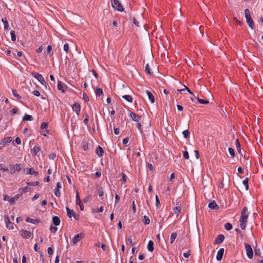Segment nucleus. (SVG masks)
Here are the masks:
<instances>
[{
  "mask_svg": "<svg viewBox=\"0 0 263 263\" xmlns=\"http://www.w3.org/2000/svg\"><path fill=\"white\" fill-rule=\"evenodd\" d=\"M248 216L249 213L248 208L246 206H244L242 210L239 219L240 227L242 230H245L246 228Z\"/></svg>",
  "mask_w": 263,
  "mask_h": 263,
  "instance_id": "nucleus-1",
  "label": "nucleus"
},
{
  "mask_svg": "<svg viewBox=\"0 0 263 263\" xmlns=\"http://www.w3.org/2000/svg\"><path fill=\"white\" fill-rule=\"evenodd\" d=\"M245 15L248 25L252 29H253L254 23L253 20L252 19L250 11L248 9H245Z\"/></svg>",
  "mask_w": 263,
  "mask_h": 263,
  "instance_id": "nucleus-2",
  "label": "nucleus"
},
{
  "mask_svg": "<svg viewBox=\"0 0 263 263\" xmlns=\"http://www.w3.org/2000/svg\"><path fill=\"white\" fill-rule=\"evenodd\" d=\"M111 4L114 9L122 12L124 8L118 0H111Z\"/></svg>",
  "mask_w": 263,
  "mask_h": 263,
  "instance_id": "nucleus-3",
  "label": "nucleus"
},
{
  "mask_svg": "<svg viewBox=\"0 0 263 263\" xmlns=\"http://www.w3.org/2000/svg\"><path fill=\"white\" fill-rule=\"evenodd\" d=\"M33 77L35 78L42 84L46 86V83L42 75L37 72L32 73Z\"/></svg>",
  "mask_w": 263,
  "mask_h": 263,
  "instance_id": "nucleus-4",
  "label": "nucleus"
},
{
  "mask_svg": "<svg viewBox=\"0 0 263 263\" xmlns=\"http://www.w3.org/2000/svg\"><path fill=\"white\" fill-rule=\"evenodd\" d=\"M245 247L246 250L247 255L248 258L251 259L253 256V251L251 246L248 243H245Z\"/></svg>",
  "mask_w": 263,
  "mask_h": 263,
  "instance_id": "nucleus-5",
  "label": "nucleus"
},
{
  "mask_svg": "<svg viewBox=\"0 0 263 263\" xmlns=\"http://www.w3.org/2000/svg\"><path fill=\"white\" fill-rule=\"evenodd\" d=\"M66 210L67 212V215L69 217L71 218L73 217V218L78 220L79 218V216L77 215L76 213L74 212L73 210H71L68 207H66Z\"/></svg>",
  "mask_w": 263,
  "mask_h": 263,
  "instance_id": "nucleus-6",
  "label": "nucleus"
},
{
  "mask_svg": "<svg viewBox=\"0 0 263 263\" xmlns=\"http://www.w3.org/2000/svg\"><path fill=\"white\" fill-rule=\"evenodd\" d=\"M4 218L7 228L9 230H13L14 229L13 224L10 221L8 216L5 215Z\"/></svg>",
  "mask_w": 263,
  "mask_h": 263,
  "instance_id": "nucleus-7",
  "label": "nucleus"
},
{
  "mask_svg": "<svg viewBox=\"0 0 263 263\" xmlns=\"http://www.w3.org/2000/svg\"><path fill=\"white\" fill-rule=\"evenodd\" d=\"M20 234L25 239H29L31 236V233L30 232L28 231L22 229L20 231Z\"/></svg>",
  "mask_w": 263,
  "mask_h": 263,
  "instance_id": "nucleus-8",
  "label": "nucleus"
},
{
  "mask_svg": "<svg viewBox=\"0 0 263 263\" xmlns=\"http://www.w3.org/2000/svg\"><path fill=\"white\" fill-rule=\"evenodd\" d=\"M84 237V235L83 233H79L76 236L73 237L72 240V242L73 245H76L77 243L81 238H82Z\"/></svg>",
  "mask_w": 263,
  "mask_h": 263,
  "instance_id": "nucleus-9",
  "label": "nucleus"
},
{
  "mask_svg": "<svg viewBox=\"0 0 263 263\" xmlns=\"http://www.w3.org/2000/svg\"><path fill=\"white\" fill-rule=\"evenodd\" d=\"M73 111H75L78 116L80 114L81 110V106L79 103L75 102L73 105L71 106Z\"/></svg>",
  "mask_w": 263,
  "mask_h": 263,
  "instance_id": "nucleus-10",
  "label": "nucleus"
},
{
  "mask_svg": "<svg viewBox=\"0 0 263 263\" xmlns=\"http://www.w3.org/2000/svg\"><path fill=\"white\" fill-rule=\"evenodd\" d=\"M22 169V165L21 164H16L12 165V168H11V174H14L16 172H18Z\"/></svg>",
  "mask_w": 263,
  "mask_h": 263,
  "instance_id": "nucleus-11",
  "label": "nucleus"
},
{
  "mask_svg": "<svg viewBox=\"0 0 263 263\" xmlns=\"http://www.w3.org/2000/svg\"><path fill=\"white\" fill-rule=\"evenodd\" d=\"M224 239V235L222 234H219L216 237V238L215 240V241H214V243H216L217 245L220 244L221 243H222Z\"/></svg>",
  "mask_w": 263,
  "mask_h": 263,
  "instance_id": "nucleus-12",
  "label": "nucleus"
},
{
  "mask_svg": "<svg viewBox=\"0 0 263 263\" xmlns=\"http://www.w3.org/2000/svg\"><path fill=\"white\" fill-rule=\"evenodd\" d=\"M91 146V141L88 140H83V147L84 151H87L89 149Z\"/></svg>",
  "mask_w": 263,
  "mask_h": 263,
  "instance_id": "nucleus-13",
  "label": "nucleus"
},
{
  "mask_svg": "<svg viewBox=\"0 0 263 263\" xmlns=\"http://www.w3.org/2000/svg\"><path fill=\"white\" fill-rule=\"evenodd\" d=\"M224 249L223 248H221L218 250L216 256V259L217 260L220 261L222 259L224 253Z\"/></svg>",
  "mask_w": 263,
  "mask_h": 263,
  "instance_id": "nucleus-14",
  "label": "nucleus"
},
{
  "mask_svg": "<svg viewBox=\"0 0 263 263\" xmlns=\"http://www.w3.org/2000/svg\"><path fill=\"white\" fill-rule=\"evenodd\" d=\"M23 193H21L20 194L15 195L14 197H11L10 198V203L11 204H14L15 202L18 200V199L22 195Z\"/></svg>",
  "mask_w": 263,
  "mask_h": 263,
  "instance_id": "nucleus-15",
  "label": "nucleus"
},
{
  "mask_svg": "<svg viewBox=\"0 0 263 263\" xmlns=\"http://www.w3.org/2000/svg\"><path fill=\"white\" fill-rule=\"evenodd\" d=\"M62 188V184L60 182H58L57 184V186L55 189L54 191V194L57 197L60 196V189Z\"/></svg>",
  "mask_w": 263,
  "mask_h": 263,
  "instance_id": "nucleus-16",
  "label": "nucleus"
},
{
  "mask_svg": "<svg viewBox=\"0 0 263 263\" xmlns=\"http://www.w3.org/2000/svg\"><path fill=\"white\" fill-rule=\"evenodd\" d=\"M129 116L133 121L136 122H138L140 119V117L139 115L133 112L130 113Z\"/></svg>",
  "mask_w": 263,
  "mask_h": 263,
  "instance_id": "nucleus-17",
  "label": "nucleus"
},
{
  "mask_svg": "<svg viewBox=\"0 0 263 263\" xmlns=\"http://www.w3.org/2000/svg\"><path fill=\"white\" fill-rule=\"evenodd\" d=\"M26 221L33 224H36L40 222V220L37 218L32 219L29 217H27L26 219Z\"/></svg>",
  "mask_w": 263,
  "mask_h": 263,
  "instance_id": "nucleus-18",
  "label": "nucleus"
},
{
  "mask_svg": "<svg viewBox=\"0 0 263 263\" xmlns=\"http://www.w3.org/2000/svg\"><path fill=\"white\" fill-rule=\"evenodd\" d=\"M12 140V138L11 137H7L4 139H3L1 142V144L5 145L9 143H10Z\"/></svg>",
  "mask_w": 263,
  "mask_h": 263,
  "instance_id": "nucleus-19",
  "label": "nucleus"
},
{
  "mask_svg": "<svg viewBox=\"0 0 263 263\" xmlns=\"http://www.w3.org/2000/svg\"><path fill=\"white\" fill-rule=\"evenodd\" d=\"M96 153L99 157H101L103 155L104 151L100 146L98 145L96 148Z\"/></svg>",
  "mask_w": 263,
  "mask_h": 263,
  "instance_id": "nucleus-20",
  "label": "nucleus"
},
{
  "mask_svg": "<svg viewBox=\"0 0 263 263\" xmlns=\"http://www.w3.org/2000/svg\"><path fill=\"white\" fill-rule=\"evenodd\" d=\"M146 93L148 97V99H149L150 101L152 103H154L155 102V98L153 95L152 93V92L149 90H146Z\"/></svg>",
  "mask_w": 263,
  "mask_h": 263,
  "instance_id": "nucleus-21",
  "label": "nucleus"
},
{
  "mask_svg": "<svg viewBox=\"0 0 263 263\" xmlns=\"http://www.w3.org/2000/svg\"><path fill=\"white\" fill-rule=\"evenodd\" d=\"M209 208L211 209H218V205L216 204L215 201H213L209 203Z\"/></svg>",
  "mask_w": 263,
  "mask_h": 263,
  "instance_id": "nucleus-22",
  "label": "nucleus"
},
{
  "mask_svg": "<svg viewBox=\"0 0 263 263\" xmlns=\"http://www.w3.org/2000/svg\"><path fill=\"white\" fill-rule=\"evenodd\" d=\"M183 88H182V89H177V91L178 92H181V91H183L185 90H187V92L189 93H190L191 95H193V96H194V93L191 91V90L189 88V87H187V86H186L185 85H183Z\"/></svg>",
  "mask_w": 263,
  "mask_h": 263,
  "instance_id": "nucleus-23",
  "label": "nucleus"
},
{
  "mask_svg": "<svg viewBox=\"0 0 263 263\" xmlns=\"http://www.w3.org/2000/svg\"><path fill=\"white\" fill-rule=\"evenodd\" d=\"M52 221H53V224L55 226H59L60 224L61 220H60V218L58 217L54 216L52 218Z\"/></svg>",
  "mask_w": 263,
  "mask_h": 263,
  "instance_id": "nucleus-24",
  "label": "nucleus"
},
{
  "mask_svg": "<svg viewBox=\"0 0 263 263\" xmlns=\"http://www.w3.org/2000/svg\"><path fill=\"white\" fill-rule=\"evenodd\" d=\"M177 236V234L176 232H174L171 234V238H170L171 243L173 244Z\"/></svg>",
  "mask_w": 263,
  "mask_h": 263,
  "instance_id": "nucleus-25",
  "label": "nucleus"
},
{
  "mask_svg": "<svg viewBox=\"0 0 263 263\" xmlns=\"http://www.w3.org/2000/svg\"><path fill=\"white\" fill-rule=\"evenodd\" d=\"M2 21L3 23H4L5 30H7L9 28V24H8L7 18L6 17L2 18Z\"/></svg>",
  "mask_w": 263,
  "mask_h": 263,
  "instance_id": "nucleus-26",
  "label": "nucleus"
},
{
  "mask_svg": "<svg viewBox=\"0 0 263 263\" xmlns=\"http://www.w3.org/2000/svg\"><path fill=\"white\" fill-rule=\"evenodd\" d=\"M154 242L152 240L148 241L147 245V249L149 251L152 252L154 250Z\"/></svg>",
  "mask_w": 263,
  "mask_h": 263,
  "instance_id": "nucleus-27",
  "label": "nucleus"
},
{
  "mask_svg": "<svg viewBox=\"0 0 263 263\" xmlns=\"http://www.w3.org/2000/svg\"><path fill=\"white\" fill-rule=\"evenodd\" d=\"M58 89L59 90H61L63 92H65V90L64 89V84L61 81H58Z\"/></svg>",
  "mask_w": 263,
  "mask_h": 263,
  "instance_id": "nucleus-28",
  "label": "nucleus"
},
{
  "mask_svg": "<svg viewBox=\"0 0 263 263\" xmlns=\"http://www.w3.org/2000/svg\"><path fill=\"white\" fill-rule=\"evenodd\" d=\"M27 174L33 175L35 176H37L39 175V173L37 172L33 171L32 168H27Z\"/></svg>",
  "mask_w": 263,
  "mask_h": 263,
  "instance_id": "nucleus-29",
  "label": "nucleus"
},
{
  "mask_svg": "<svg viewBox=\"0 0 263 263\" xmlns=\"http://www.w3.org/2000/svg\"><path fill=\"white\" fill-rule=\"evenodd\" d=\"M122 98L129 102L133 101V98L130 95H124L122 96Z\"/></svg>",
  "mask_w": 263,
  "mask_h": 263,
  "instance_id": "nucleus-30",
  "label": "nucleus"
},
{
  "mask_svg": "<svg viewBox=\"0 0 263 263\" xmlns=\"http://www.w3.org/2000/svg\"><path fill=\"white\" fill-rule=\"evenodd\" d=\"M173 211L174 213L176 214V216H178L180 213L181 208L180 206H176L173 208Z\"/></svg>",
  "mask_w": 263,
  "mask_h": 263,
  "instance_id": "nucleus-31",
  "label": "nucleus"
},
{
  "mask_svg": "<svg viewBox=\"0 0 263 263\" xmlns=\"http://www.w3.org/2000/svg\"><path fill=\"white\" fill-rule=\"evenodd\" d=\"M103 210H104V208H103V206H101L99 209H92V213H101V212H102L103 211Z\"/></svg>",
  "mask_w": 263,
  "mask_h": 263,
  "instance_id": "nucleus-32",
  "label": "nucleus"
},
{
  "mask_svg": "<svg viewBox=\"0 0 263 263\" xmlns=\"http://www.w3.org/2000/svg\"><path fill=\"white\" fill-rule=\"evenodd\" d=\"M196 99L198 100V102L200 104H206L209 103V102L208 100L200 99L198 97H196Z\"/></svg>",
  "mask_w": 263,
  "mask_h": 263,
  "instance_id": "nucleus-33",
  "label": "nucleus"
},
{
  "mask_svg": "<svg viewBox=\"0 0 263 263\" xmlns=\"http://www.w3.org/2000/svg\"><path fill=\"white\" fill-rule=\"evenodd\" d=\"M23 120L24 121H31L32 120V117L31 115L26 114L24 116Z\"/></svg>",
  "mask_w": 263,
  "mask_h": 263,
  "instance_id": "nucleus-34",
  "label": "nucleus"
},
{
  "mask_svg": "<svg viewBox=\"0 0 263 263\" xmlns=\"http://www.w3.org/2000/svg\"><path fill=\"white\" fill-rule=\"evenodd\" d=\"M145 72L147 74H148L149 75H153V72H152L151 71V70H150V68H149L148 64H146V66H145Z\"/></svg>",
  "mask_w": 263,
  "mask_h": 263,
  "instance_id": "nucleus-35",
  "label": "nucleus"
},
{
  "mask_svg": "<svg viewBox=\"0 0 263 263\" xmlns=\"http://www.w3.org/2000/svg\"><path fill=\"white\" fill-rule=\"evenodd\" d=\"M95 92L97 97L100 96L103 94V90L101 88H98L96 89Z\"/></svg>",
  "mask_w": 263,
  "mask_h": 263,
  "instance_id": "nucleus-36",
  "label": "nucleus"
},
{
  "mask_svg": "<svg viewBox=\"0 0 263 263\" xmlns=\"http://www.w3.org/2000/svg\"><path fill=\"white\" fill-rule=\"evenodd\" d=\"M249 178H246L245 179L243 180V184L245 185L246 189L248 190L249 189Z\"/></svg>",
  "mask_w": 263,
  "mask_h": 263,
  "instance_id": "nucleus-37",
  "label": "nucleus"
},
{
  "mask_svg": "<svg viewBox=\"0 0 263 263\" xmlns=\"http://www.w3.org/2000/svg\"><path fill=\"white\" fill-rule=\"evenodd\" d=\"M41 151V148L39 146H35L33 148L34 155H36Z\"/></svg>",
  "mask_w": 263,
  "mask_h": 263,
  "instance_id": "nucleus-38",
  "label": "nucleus"
},
{
  "mask_svg": "<svg viewBox=\"0 0 263 263\" xmlns=\"http://www.w3.org/2000/svg\"><path fill=\"white\" fill-rule=\"evenodd\" d=\"M98 194L100 197H102L104 194V191L101 186L98 188Z\"/></svg>",
  "mask_w": 263,
  "mask_h": 263,
  "instance_id": "nucleus-39",
  "label": "nucleus"
},
{
  "mask_svg": "<svg viewBox=\"0 0 263 263\" xmlns=\"http://www.w3.org/2000/svg\"><path fill=\"white\" fill-rule=\"evenodd\" d=\"M10 35L11 37V40L12 41H15L16 39V36L15 34V31L14 30H12L10 32Z\"/></svg>",
  "mask_w": 263,
  "mask_h": 263,
  "instance_id": "nucleus-40",
  "label": "nucleus"
},
{
  "mask_svg": "<svg viewBox=\"0 0 263 263\" xmlns=\"http://www.w3.org/2000/svg\"><path fill=\"white\" fill-rule=\"evenodd\" d=\"M27 184L29 186H34L38 185L39 184V182L38 181H36V182H27Z\"/></svg>",
  "mask_w": 263,
  "mask_h": 263,
  "instance_id": "nucleus-41",
  "label": "nucleus"
},
{
  "mask_svg": "<svg viewBox=\"0 0 263 263\" xmlns=\"http://www.w3.org/2000/svg\"><path fill=\"white\" fill-rule=\"evenodd\" d=\"M182 134L183 135L184 137L187 139L190 136V132L189 131V130H185L183 131Z\"/></svg>",
  "mask_w": 263,
  "mask_h": 263,
  "instance_id": "nucleus-42",
  "label": "nucleus"
},
{
  "mask_svg": "<svg viewBox=\"0 0 263 263\" xmlns=\"http://www.w3.org/2000/svg\"><path fill=\"white\" fill-rule=\"evenodd\" d=\"M224 228L228 230V231H229L230 230H231L232 229V225L231 224V223H229V222H227L225 225H224Z\"/></svg>",
  "mask_w": 263,
  "mask_h": 263,
  "instance_id": "nucleus-43",
  "label": "nucleus"
},
{
  "mask_svg": "<svg viewBox=\"0 0 263 263\" xmlns=\"http://www.w3.org/2000/svg\"><path fill=\"white\" fill-rule=\"evenodd\" d=\"M12 93H13V95L18 99H21L22 98L21 96L20 95H19L17 93V91L15 89H12Z\"/></svg>",
  "mask_w": 263,
  "mask_h": 263,
  "instance_id": "nucleus-44",
  "label": "nucleus"
},
{
  "mask_svg": "<svg viewBox=\"0 0 263 263\" xmlns=\"http://www.w3.org/2000/svg\"><path fill=\"white\" fill-rule=\"evenodd\" d=\"M235 144H236V146L238 152H239L240 151V149H241L240 148V144L238 139H237L236 140Z\"/></svg>",
  "mask_w": 263,
  "mask_h": 263,
  "instance_id": "nucleus-45",
  "label": "nucleus"
},
{
  "mask_svg": "<svg viewBox=\"0 0 263 263\" xmlns=\"http://www.w3.org/2000/svg\"><path fill=\"white\" fill-rule=\"evenodd\" d=\"M48 124L46 122L43 123L41 125V130L46 129L48 127Z\"/></svg>",
  "mask_w": 263,
  "mask_h": 263,
  "instance_id": "nucleus-46",
  "label": "nucleus"
},
{
  "mask_svg": "<svg viewBox=\"0 0 263 263\" xmlns=\"http://www.w3.org/2000/svg\"><path fill=\"white\" fill-rule=\"evenodd\" d=\"M143 218L144 220V223L145 224H148L150 222V220H149V218L147 216L145 215V216H144Z\"/></svg>",
  "mask_w": 263,
  "mask_h": 263,
  "instance_id": "nucleus-47",
  "label": "nucleus"
},
{
  "mask_svg": "<svg viewBox=\"0 0 263 263\" xmlns=\"http://www.w3.org/2000/svg\"><path fill=\"white\" fill-rule=\"evenodd\" d=\"M228 151L230 155L232 156V157H234L235 156V152L233 148H232V147H229Z\"/></svg>",
  "mask_w": 263,
  "mask_h": 263,
  "instance_id": "nucleus-48",
  "label": "nucleus"
},
{
  "mask_svg": "<svg viewBox=\"0 0 263 263\" xmlns=\"http://www.w3.org/2000/svg\"><path fill=\"white\" fill-rule=\"evenodd\" d=\"M63 49L67 53L69 51V45L67 43L66 44H65L64 45V47H63Z\"/></svg>",
  "mask_w": 263,
  "mask_h": 263,
  "instance_id": "nucleus-49",
  "label": "nucleus"
},
{
  "mask_svg": "<svg viewBox=\"0 0 263 263\" xmlns=\"http://www.w3.org/2000/svg\"><path fill=\"white\" fill-rule=\"evenodd\" d=\"M233 19L237 24H238L240 26H241L243 24L242 22L238 20L236 17H234Z\"/></svg>",
  "mask_w": 263,
  "mask_h": 263,
  "instance_id": "nucleus-50",
  "label": "nucleus"
},
{
  "mask_svg": "<svg viewBox=\"0 0 263 263\" xmlns=\"http://www.w3.org/2000/svg\"><path fill=\"white\" fill-rule=\"evenodd\" d=\"M122 180L123 183H125L126 182V180H127V176L124 173H122Z\"/></svg>",
  "mask_w": 263,
  "mask_h": 263,
  "instance_id": "nucleus-51",
  "label": "nucleus"
},
{
  "mask_svg": "<svg viewBox=\"0 0 263 263\" xmlns=\"http://www.w3.org/2000/svg\"><path fill=\"white\" fill-rule=\"evenodd\" d=\"M48 157L50 159L53 160L56 157V154L55 153H51L48 155Z\"/></svg>",
  "mask_w": 263,
  "mask_h": 263,
  "instance_id": "nucleus-52",
  "label": "nucleus"
},
{
  "mask_svg": "<svg viewBox=\"0 0 263 263\" xmlns=\"http://www.w3.org/2000/svg\"><path fill=\"white\" fill-rule=\"evenodd\" d=\"M40 133H41V135H42L44 136H46L47 134L48 133V132L47 129H44V130H41Z\"/></svg>",
  "mask_w": 263,
  "mask_h": 263,
  "instance_id": "nucleus-53",
  "label": "nucleus"
},
{
  "mask_svg": "<svg viewBox=\"0 0 263 263\" xmlns=\"http://www.w3.org/2000/svg\"><path fill=\"white\" fill-rule=\"evenodd\" d=\"M77 202V204H78L80 206V210L81 211H83L84 210V206L82 203V201L81 200H80V202Z\"/></svg>",
  "mask_w": 263,
  "mask_h": 263,
  "instance_id": "nucleus-54",
  "label": "nucleus"
},
{
  "mask_svg": "<svg viewBox=\"0 0 263 263\" xmlns=\"http://www.w3.org/2000/svg\"><path fill=\"white\" fill-rule=\"evenodd\" d=\"M183 157L186 159H189V153H188V152L187 151H185L183 152Z\"/></svg>",
  "mask_w": 263,
  "mask_h": 263,
  "instance_id": "nucleus-55",
  "label": "nucleus"
},
{
  "mask_svg": "<svg viewBox=\"0 0 263 263\" xmlns=\"http://www.w3.org/2000/svg\"><path fill=\"white\" fill-rule=\"evenodd\" d=\"M10 198H11L10 196L7 195H6V194H5L4 195V200L5 201H8L10 202Z\"/></svg>",
  "mask_w": 263,
  "mask_h": 263,
  "instance_id": "nucleus-56",
  "label": "nucleus"
},
{
  "mask_svg": "<svg viewBox=\"0 0 263 263\" xmlns=\"http://www.w3.org/2000/svg\"><path fill=\"white\" fill-rule=\"evenodd\" d=\"M81 199L80 198L79 194L78 191H76V202H80Z\"/></svg>",
  "mask_w": 263,
  "mask_h": 263,
  "instance_id": "nucleus-57",
  "label": "nucleus"
},
{
  "mask_svg": "<svg viewBox=\"0 0 263 263\" xmlns=\"http://www.w3.org/2000/svg\"><path fill=\"white\" fill-rule=\"evenodd\" d=\"M47 252L49 255H52L53 253L52 248L51 247L48 248Z\"/></svg>",
  "mask_w": 263,
  "mask_h": 263,
  "instance_id": "nucleus-58",
  "label": "nucleus"
},
{
  "mask_svg": "<svg viewBox=\"0 0 263 263\" xmlns=\"http://www.w3.org/2000/svg\"><path fill=\"white\" fill-rule=\"evenodd\" d=\"M155 199H156V206H158L160 204V201H159V198L157 195L156 196Z\"/></svg>",
  "mask_w": 263,
  "mask_h": 263,
  "instance_id": "nucleus-59",
  "label": "nucleus"
},
{
  "mask_svg": "<svg viewBox=\"0 0 263 263\" xmlns=\"http://www.w3.org/2000/svg\"><path fill=\"white\" fill-rule=\"evenodd\" d=\"M191 254V251L189 250L187 252L183 253V256L185 258H188Z\"/></svg>",
  "mask_w": 263,
  "mask_h": 263,
  "instance_id": "nucleus-60",
  "label": "nucleus"
},
{
  "mask_svg": "<svg viewBox=\"0 0 263 263\" xmlns=\"http://www.w3.org/2000/svg\"><path fill=\"white\" fill-rule=\"evenodd\" d=\"M20 190H22L23 192H29L30 191V187H28V186H25L23 188H22Z\"/></svg>",
  "mask_w": 263,
  "mask_h": 263,
  "instance_id": "nucleus-61",
  "label": "nucleus"
},
{
  "mask_svg": "<svg viewBox=\"0 0 263 263\" xmlns=\"http://www.w3.org/2000/svg\"><path fill=\"white\" fill-rule=\"evenodd\" d=\"M133 22H134V24L136 26H137V27H139L140 26L139 23L138 21L136 20V18H135V17L133 18Z\"/></svg>",
  "mask_w": 263,
  "mask_h": 263,
  "instance_id": "nucleus-62",
  "label": "nucleus"
},
{
  "mask_svg": "<svg viewBox=\"0 0 263 263\" xmlns=\"http://www.w3.org/2000/svg\"><path fill=\"white\" fill-rule=\"evenodd\" d=\"M32 93L36 97H39L40 96V92L38 90H34L32 92Z\"/></svg>",
  "mask_w": 263,
  "mask_h": 263,
  "instance_id": "nucleus-63",
  "label": "nucleus"
},
{
  "mask_svg": "<svg viewBox=\"0 0 263 263\" xmlns=\"http://www.w3.org/2000/svg\"><path fill=\"white\" fill-rule=\"evenodd\" d=\"M50 230L51 232L55 233L57 231V228L56 227H51Z\"/></svg>",
  "mask_w": 263,
  "mask_h": 263,
  "instance_id": "nucleus-64",
  "label": "nucleus"
}]
</instances>
